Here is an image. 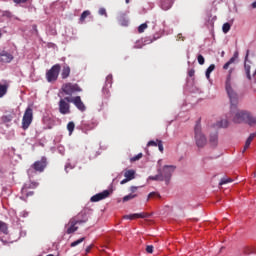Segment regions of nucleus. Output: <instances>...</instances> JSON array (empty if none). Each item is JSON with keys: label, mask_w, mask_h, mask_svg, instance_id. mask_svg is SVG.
Instances as JSON below:
<instances>
[{"label": "nucleus", "mask_w": 256, "mask_h": 256, "mask_svg": "<svg viewBox=\"0 0 256 256\" xmlns=\"http://www.w3.org/2000/svg\"><path fill=\"white\" fill-rule=\"evenodd\" d=\"M239 103V94H237L236 102H232L230 100V117H232V121L234 123H245L247 121V116L249 115V111L247 110H239L237 108V104Z\"/></svg>", "instance_id": "f257e3e1"}, {"label": "nucleus", "mask_w": 256, "mask_h": 256, "mask_svg": "<svg viewBox=\"0 0 256 256\" xmlns=\"http://www.w3.org/2000/svg\"><path fill=\"white\" fill-rule=\"evenodd\" d=\"M189 77H194L195 76V70L191 69L188 71Z\"/></svg>", "instance_id": "603ef678"}, {"label": "nucleus", "mask_w": 256, "mask_h": 256, "mask_svg": "<svg viewBox=\"0 0 256 256\" xmlns=\"http://www.w3.org/2000/svg\"><path fill=\"white\" fill-rule=\"evenodd\" d=\"M38 186H39V183L37 182H30V183L24 184L21 190L22 196L20 197V199H22V201H27L29 197H33V195H35V192L29 189H36V187Z\"/></svg>", "instance_id": "7ed1b4c3"}, {"label": "nucleus", "mask_w": 256, "mask_h": 256, "mask_svg": "<svg viewBox=\"0 0 256 256\" xmlns=\"http://www.w3.org/2000/svg\"><path fill=\"white\" fill-rule=\"evenodd\" d=\"M197 59H198L199 65H205V57H203V55L199 54Z\"/></svg>", "instance_id": "37998d69"}, {"label": "nucleus", "mask_w": 256, "mask_h": 256, "mask_svg": "<svg viewBox=\"0 0 256 256\" xmlns=\"http://www.w3.org/2000/svg\"><path fill=\"white\" fill-rule=\"evenodd\" d=\"M118 21L120 25H122V27H127V25H129V20H127V18L125 17V14H120L118 16Z\"/></svg>", "instance_id": "a878e982"}, {"label": "nucleus", "mask_w": 256, "mask_h": 256, "mask_svg": "<svg viewBox=\"0 0 256 256\" xmlns=\"http://www.w3.org/2000/svg\"><path fill=\"white\" fill-rule=\"evenodd\" d=\"M109 195H111V191L104 190L103 192H100V193L92 196L90 201H92V203H97L98 201H103V199H107V197H109Z\"/></svg>", "instance_id": "f8f14e48"}, {"label": "nucleus", "mask_w": 256, "mask_h": 256, "mask_svg": "<svg viewBox=\"0 0 256 256\" xmlns=\"http://www.w3.org/2000/svg\"><path fill=\"white\" fill-rule=\"evenodd\" d=\"M91 249H93V246H92V245L88 246V247L86 248V253H89V252L91 251Z\"/></svg>", "instance_id": "864d4df0"}, {"label": "nucleus", "mask_w": 256, "mask_h": 256, "mask_svg": "<svg viewBox=\"0 0 256 256\" xmlns=\"http://www.w3.org/2000/svg\"><path fill=\"white\" fill-rule=\"evenodd\" d=\"M97 127V124L96 123H93V126H92V129Z\"/></svg>", "instance_id": "13d9d810"}, {"label": "nucleus", "mask_w": 256, "mask_h": 256, "mask_svg": "<svg viewBox=\"0 0 256 256\" xmlns=\"http://www.w3.org/2000/svg\"><path fill=\"white\" fill-rule=\"evenodd\" d=\"M67 129L69 131V135H72L73 131H75V123L74 122H69L67 124Z\"/></svg>", "instance_id": "f704fd0d"}, {"label": "nucleus", "mask_w": 256, "mask_h": 256, "mask_svg": "<svg viewBox=\"0 0 256 256\" xmlns=\"http://www.w3.org/2000/svg\"><path fill=\"white\" fill-rule=\"evenodd\" d=\"M175 169H177V167L173 165H165L161 169L163 181H165L166 185H169V181H171V177L173 176V173H175Z\"/></svg>", "instance_id": "1a4fd4ad"}, {"label": "nucleus", "mask_w": 256, "mask_h": 256, "mask_svg": "<svg viewBox=\"0 0 256 256\" xmlns=\"http://www.w3.org/2000/svg\"><path fill=\"white\" fill-rule=\"evenodd\" d=\"M124 177L125 179L120 182V185H125V183H129V181H133V179H135V170H125Z\"/></svg>", "instance_id": "2eb2a0df"}, {"label": "nucleus", "mask_w": 256, "mask_h": 256, "mask_svg": "<svg viewBox=\"0 0 256 256\" xmlns=\"http://www.w3.org/2000/svg\"><path fill=\"white\" fill-rule=\"evenodd\" d=\"M62 91L65 95H73V93H80L82 89L79 87V84L68 82L62 85Z\"/></svg>", "instance_id": "9d476101"}, {"label": "nucleus", "mask_w": 256, "mask_h": 256, "mask_svg": "<svg viewBox=\"0 0 256 256\" xmlns=\"http://www.w3.org/2000/svg\"><path fill=\"white\" fill-rule=\"evenodd\" d=\"M150 181H164L163 174L161 173V168H158V174L155 176H149Z\"/></svg>", "instance_id": "cd10ccee"}, {"label": "nucleus", "mask_w": 256, "mask_h": 256, "mask_svg": "<svg viewBox=\"0 0 256 256\" xmlns=\"http://www.w3.org/2000/svg\"><path fill=\"white\" fill-rule=\"evenodd\" d=\"M83 241H85V237H82V238L72 242L70 244V247H77V245H81V243H83Z\"/></svg>", "instance_id": "e433bc0d"}, {"label": "nucleus", "mask_w": 256, "mask_h": 256, "mask_svg": "<svg viewBox=\"0 0 256 256\" xmlns=\"http://www.w3.org/2000/svg\"><path fill=\"white\" fill-rule=\"evenodd\" d=\"M103 91H104L105 93H109V90H107V88H104Z\"/></svg>", "instance_id": "6e6d98bb"}, {"label": "nucleus", "mask_w": 256, "mask_h": 256, "mask_svg": "<svg viewBox=\"0 0 256 256\" xmlns=\"http://www.w3.org/2000/svg\"><path fill=\"white\" fill-rule=\"evenodd\" d=\"M89 15H91V12L89 10L84 11L80 16L81 23H83V21H85V19H87Z\"/></svg>", "instance_id": "473e14b6"}, {"label": "nucleus", "mask_w": 256, "mask_h": 256, "mask_svg": "<svg viewBox=\"0 0 256 256\" xmlns=\"http://www.w3.org/2000/svg\"><path fill=\"white\" fill-rule=\"evenodd\" d=\"M233 71H234L233 68H231L228 71V75H227L226 81H225V89H226V93H227L230 101H232V103H236L237 102V92L235 91V89H233V85L231 83V75H233Z\"/></svg>", "instance_id": "f03ea898"}, {"label": "nucleus", "mask_w": 256, "mask_h": 256, "mask_svg": "<svg viewBox=\"0 0 256 256\" xmlns=\"http://www.w3.org/2000/svg\"><path fill=\"white\" fill-rule=\"evenodd\" d=\"M79 227H77V221L75 219H70L68 224L66 225V233L67 235H71L77 231Z\"/></svg>", "instance_id": "ddd939ff"}, {"label": "nucleus", "mask_w": 256, "mask_h": 256, "mask_svg": "<svg viewBox=\"0 0 256 256\" xmlns=\"http://www.w3.org/2000/svg\"><path fill=\"white\" fill-rule=\"evenodd\" d=\"M111 87V85H113V75L109 74L107 77H106V87Z\"/></svg>", "instance_id": "4c0bfd02"}, {"label": "nucleus", "mask_w": 256, "mask_h": 256, "mask_svg": "<svg viewBox=\"0 0 256 256\" xmlns=\"http://www.w3.org/2000/svg\"><path fill=\"white\" fill-rule=\"evenodd\" d=\"M222 31L223 33H229V31H231V24H229V22L224 23L222 26Z\"/></svg>", "instance_id": "72a5a7b5"}, {"label": "nucleus", "mask_w": 256, "mask_h": 256, "mask_svg": "<svg viewBox=\"0 0 256 256\" xmlns=\"http://www.w3.org/2000/svg\"><path fill=\"white\" fill-rule=\"evenodd\" d=\"M146 251H147L148 253H153V245L147 246V247H146Z\"/></svg>", "instance_id": "3c124183"}, {"label": "nucleus", "mask_w": 256, "mask_h": 256, "mask_svg": "<svg viewBox=\"0 0 256 256\" xmlns=\"http://www.w3.org/2000/svg\"><path fill=\"white\" fill-rule=\"evenodd\" d=\"M9 91V82L5 81L4 83L0 82V99H3L7 92Z\"/></svg>", "instance_id": "6ab92c4d"}, {"label": "nucleus", "mask_w": 256, "mask_h": 256, "mask_svg": "<svg viewBox=\"0 0 256 256\" xmlns=\"http://www.w3.org/2000/svg\"><path fill=\"white\" fill-rule=\"evenodd\" d=\"M137 196H138L137 194L130 193V194L124 196L122 198V201H123V203H127V201H131V200L135 199Z\"/></svg>", "instance_id": "c756f323"}, {"label": "nucleus", "mask_w": 256, "mask_h": 256, "mask_svg": "<svg viewBox=\"0 0 256 256\" xmlns=\"http://www.w3.org/2000/svg\"><path fill=\"white\" fill-rule=\"evenodd\" d=\"M2 17H7V19H11V17H13V13H11V11L9 10L3 11Z\"/></svg>", "instance_id": "ea45409f"}, {"label": "nucleus", "mask_w": 256, "mask_h": 256, "mask_svg": "<svg viewBox=\"0 0 256 256\" xmlns=\"http://www.w3.org/2000/svg\"><path fill=\"white\" fill-rule=\"evenodd\" d=\"M195 133V141L197 147H203L204 145H207V137H205V134L201 132V123L197 122L194 128Z\"/></svg>", "instance_id": "39448f33"}, {"label": "nucleus", "mask_w": 256, "mask_h": 256, "mask_svg": "<svg viewBox=\"0 0 256 256\" xmlns=\"http://www.w3.org/2000/svg\"><path fill=\"white\" fill-rule=\"evenodd\" d=\"M227 183H233V179H231V178H222L219 185H227Z\"/></svg>", "instance_id": "58836bf2"}, {"label": "nucleus", "mask_w": 256, "mask_h": 256, "mask_svg": "<svg viewBox=\"0 0 256 256\" xmlns=\"http://www.w3.org/2000/svg\"><path fill=\"white\" fill-rule=\"evenodd\" d=\"M126 3H129V0H126Z\"/></svg>", "instance_id": "052dcab7"}, {"label": "nucleus", "mask_w": 256, "mask_h": 256, "mask_svg": "<svg viewBox=\"0 0 256 256\" xmlns=\"http://www.w3.org/2000/svg\"><path fill=\"white\" fill-rule=\"evenodd\" d=\"M177 41H185V37H183V34H178L177 35V38H176Z\"/></svg>", "instance_id": "8fccbe9b"}, {"label": "nucleus", "mask_w": 256, "mask_h": 256, "mask_svg": "<svg viewBox=\"0 0 256 256\" xmlns=\"http://www.w3.org/2000/svg\"><path fill=\"white\" fill-rule=\"evenodd\" d=\"M174 0H161V7L164 11H169L173 7Z\"/></svg>", "instance_id": "4be33fe9"}, {"label": "nucleus", "mask_w": 256, "mask_h": 256, "mask_svg": "<svg viewBox=\"0 0 256 256\" xmlns=\"http://www.w3.org/2000/svg\"><path fill=\"white\" fill-rule=\"evenodd\" d=\"M148 217H150L149 213L142 212V213L125 215L124 219H130L132 221L133 219H147Z\"/></svg>", "instance_id": "f3484780"}, {"label": "nucleus", "mask_w": 256, "mask_h": 256, "mask_svg": "<svg viewBox=\"0 0 256 256\" xmlns=\"http://www.w3.org/2000/svg\"><path fill=\"white\" fill-rule=\"evenodd\" d=\"M145 29H147V23H143L138 27V33H145Z\"/></svg>", "instance_id": "a19ab883"}, {"label": "nucleus", "mask_w": 256, "mask_h": 256, "mask_svg": "<svg viewBox=\"0 0 256 256\" xmlns=\"http://www.w3.org/2000/svg\"><path fill=\"white\" fill-rule=\"evenodd\" d=\"M0 232L4 233V235H9V226L7 223L0 220Z\"/></svg>", "instance_id": "bb28decb"}, {"label": "nucleus", "mask_w": 256, "mask_h": 256, "mask_svg": "<svg viewBox=\"0 0 256 256\" xmlns=\"http://www.w3.org/2000/svg\"><path fill=\"white\" fill-rule=\"evenodd\" d=\"M0 38H1V30H0Z\"/></svg>", "instance_id": "680f3d73"}, {"label": "nucleus", "mask_w": 256, "mask_h": 256, "mask_svg": "<svg viewBox=\"0 0 256 256\" xmlns=\"http://www.w3.org/2000/svg\"><path fill=\"white\" fill-rule=\"evenodd\" d=\"M47 168V158L42 157L40 160L35 161L31 168L28 169V175H32L33 171H36V173H43L45 169Z\"/></svg>", "instance_id": "423d86ee"}, {"label": "nucleus", "mask_w": 256, "mask_h": 256, "mask_svg": "<svg viewBox=\"0 0 256 256\" xmlns=\"http://www.w3.org/2000/svg\"><path fill=\"white\" fill-rule=\"evenodd\" d=\"M31 123H33V109L28 107L22 118V129L27 131V128L31 126Z\"/></svg>", "instance_id": "6e6552de"}, {"label": "nucleus", "mask_w": 256, "mask_h": 256, "mask_svg": "<svg viewBox=\"0 0 256 256\" xmlns=\"http://www.w3.org/2000/svg\"><path fill=\"white\" fill-rule=\"evenodd\" d=\"M33 28H34V30H35L36 33H37V25H34Z\"/></svg>", "instance_id": "4d7b16f0"}, {"label": "nucleus", "mask_w": 256, "mask_h": 256, "mask_svg": "<svg viewBox=\"0 0 256 256\" xmlns=\"http://www.w3.org/2000/svg\"><path fill=\"white\" fill-rule=\"evenodd\" d=\"M98 13L99 15H104V17H107V10L105 8H100Z\"/></svg>", "instance_id": "a18cd8bd"}, {"label": "nucleus", "mask_w": 256, "mask_h": 256, "mask_svg": "<svg viewBox=\"0 0 256 256\" xmlns=\"http://www.w3.org/2000/svg\"><path fill=\"white\" fill-rule=\"evenodd\" d=\"M216 127L224 128L225 129V128L229 127V121L221 120V121L216 123Z\"/></svg>", "instance_id": "2f4dec72"}, {"label": "nucleus", "mask_w": 256, "mask_h": 256, "mask_svg": "<svg viewBox=\"0 0 256 256\" xmlns=\"http://www.w3.org/2000/svg\"><path fill=\"white\" fill-rule=\"evenodd\" d=\"M27 1L29 0H13V2L16 3V5H21V3H27Z\"/></svg>", "instance_id": "09e8293b"}, {"label": "nucleus", "mask_w": 256, "mask_h": 256, "mask_svg": "<svg viewBox=\"0 0 256 256\" xmlns=\"http://www.w3.org/2000/svg\"><path fill=\"white\" fill-rule=\"evenodd\" d=\"M256 138V133H252L249 135V137L246 140L244 149H243V153H245V151H247V149H249V147L251 146V143L253 142V140Z\"/></svg>", "instance_id": "b1692460"}, {"label": "nucleus", "mask_w": 256, "mask_h": 256, "mask_svg": "<svg viewBox=\"0 0 256 256\" xmlns=\"http://www.w3.org/2000/svg\"><path fill=\"white\" fill-rule=\"evenodd\" d=\"M71 97L61 98L58 102V109L61 115H69L71 113Z\"/></svg>", "instance_id": "0eeeda50"}, {"label": "nucleus", "mask_w": 256, "mask_h": 256, "mask_svg": "<svg viewBox=\"0 0 256 256\" xmlns=\"http://www.w3.org/2000/svg\"><path fill=\"white\" fill-rule=\"evenodd\" d=\"M71 75V67L64 65L61 72V79H68Z\"/></svg>", "instance_id": "aec40b11"}, {"label": "nucleus", "mask_w": 256, "mask_h": 256, "mask_svg": "<svg viewBox=\"0 0 256 256\" xmlns=\"http://www.w3.org/2000/svg\"><path fill=\"white\" fill-rule=\"evenodd\" d=\"M0 61L1 63H11L13 61V54L0 50Z\"/></svg>", "instance_id": "4468645a"}, {"label": "nucleus", "mask_w": 256, "mask_h": 256, "mask_svg": "<svg viewBox=\"0 0 256 256\" xmlns=\"http://www.w3.org/2000/svg\"><path fill=\"white\" fill-rule=\"evenodd\" d=\"M215 71V64H211L206 70V78L211 79V73Z\"/></svg>", "instance_id": "7c9ffc66"}, {"label": "nucleus", "mask_w": 256, "mask_h": 256, "mask_svg": "<svg viewBox=\"0 0 256 256\" xmlns=\"http://www.w3.org/2000/svg\"><path fill=\"white\" fill-rule=\"evenodd\" d=\"M254 177H256V173L254 174Z\"/></svg>", "instance_id": "e2e57ef3"}, {"label": "nucleus", "mask_w": 256, "mask_h": 256, "mask_svg": "<svg viewBox=\"0 0 256 256\" xmlns=\"http://www.w3.org/2000/svg\"><path fill=\"white\" fill-rule=\"evenodd\" d=\"M59 73H61V64L53 65L46 72V80L48 83H55L59 79Z\"/></svg>", "instance_id": "20e7f679"}, {"label": "nucleus", "mask_w": 256, "mask_h": 256, "mask_svg": "<svg viewBox=\"0 0 256 256\" xmlns=\"http://www.w3.org/2000/svg\"><path fill=\"white\" fill-rule=\"evenodd\" d=\"M14 118H15V114L13 113L5 114L1 117V121L2 123H11Z\"/></svg>", "instance_id": "393cba45"}, {"label": "nucleus", "mask_w": 256, "mask_h": 256, "mask_svg": "<svg viewBox=\"0 0 256 256\" xmlns=\"http://www.w3.org/2000/svg\"><path fill=\"white\" fill-rule=\"evenodd\" d=\"M157 144L158 142L151 140L148 142V147H157Z\"/></svg>", "instance_id": "49530a36"}, {"label": "nucleus", "mask_w": 256, "mask_h": 256, "mask_svg": "<svg viewBox=\"0 0 256 256\" xmlns=\"http://www.w3.org/2000/svg\"><path fill=\"white\" fill-rule=\"evenodd\" d=\"M247 125L250 127H255L256 125V116H253L251 112H248V116L246 117V122Z\"/></svg>", "instance_id": "412c9836"}, {"label": "nucleus", "mask_w": 256, "mask_h": 256, "mask_svg": "<svg viewBox=\"0 0 256 256\" xmlns=\"http://www.w3.org/2000/svg\"><path fill=\"white\" fill-rule=\"evenodd\" d=\"M137 189H139V187H137V186H131V187H130V192H131L133 195H135V193H137Z\"/></svg>", "instance_id": "de8ad7c7"}, {"label": "nucleus", "mask_w": 256, "mask_h": 256, "mask_svg": "<svg viewBox=\"0 0 256 256\" xmlns=\"http://www.w3.org/2000/svg\"><path fill=\"white\" fill-rule=\"evenodd\" d=\"M142 157H143V153H139V154H137L136 156L132 157V158L130 159V161L133 163V162H135V161H139V159H142Z\"/></svg>", "instance_id": "79ce46f5"}, {"label": "nucleus", "mask_w": 256, "mask_h": 256, "mask_svg": "<svg viewBox=\"0 0 256 256\" xmlns=\"http://www.w3.org/2000/svg\"><path fill=\"white\" fill-rule=\"evenodd\" d=\"M209 141H210V144L212 145V147H217V143H218V135H217V133L211 134Z\"/></svg>", "instance_id": "c85d7f7f"}, {"label": "nucleus", "mask_w": 256, "mask_h": 256, "mask_svg": "<svg viewBox=\"0 0 256 256\" xmlns=\"http://www.w3.org/2000/svg\"><path fill=\"white\" fill-rule=\"evenodd\" d=\"M247 63H251V61H249V50H247V52H246L244 69L246 72L247 79H249V81H251V65H249Z\"/></svg>", "instance_id": "dca6fc26"}, {"label": "nucleus", "mask_w": 256, "mask_h": 256, "mask_svg": "<svg viewBox=\"0 0 256 256\" xmlns=\"http://www.w3.org/2000/svg\"><path fill=\"white\" fill-rule=\"evenodd\" d=\"M155 198L161 199V194H159L158 192H151L148 195L147 201H149V199H155Z\"/></svg>", "instance_id": "c9c22d12"}, {"label": "nucleus", "mask_w": 256, "mask_h": 256, "mask_svg": "<svg viewBox=\"0 0 256 256\" xmlns=\"http://www.w3.org/2000/svg\"><path fill=\"white\" fill-rule=\"evenodd\" d=\"M71 103L75 105V107L78 109V111H81L82 113L87 111V106H85V103H83V100H81V96L76 97H70Z\"/></svg>", "instance_id": "9b49d317"}, {"label": "nucleus", "mask_w": 256, "mask_h": 256, "mask_svg": "<svg viewBox=\"0 0 256 256\" xmlns=\"http://www.w3.org/2000/svg\"><path fill=\"white\" fill-rule=\"evenodd\" d=\"M71 219H75V221L77 222V225H83V223H87V221H89V218H87V215L83 213H80Z\"/></svg>", "instance_id": "a211bd4d"}, {"label": "nucleus", "mask_w": 256, "mask_h": 256, "mask_svg": "<svg viewBox=\"0 0 256 256\" xmlns=\"http://www.w3.org/2000/svg\"><path fill=\"white\" fill-rule=\"evenodd\" d=\"M157 147L159 148V151L163 153V141L157 140Z\"/></svg>", "instance_id": "c03bdc74"}, {"label": "nucleus", "mask_w": 256, "mask_h": 256, "mask_svg": "<svg viewBox=\"0 0 256 256\" xmlns=\"http://www.w3.org/2000/svg\"><path fill=\"white\" fill-rule=\"evenodd\" d=\"M252 8L256 9V1L252 3Z\"/></svg>", "instance_id": "5fc2aeb1"}, {"label": "nucleus", "mask_w": 256, "mask_h": 256, "mask_svg": "<svg viewBox=\"0 0 256 256\" xmlns=\"http://www.w3.org/2000/svg\"><path fill=\"white\" fill-rule=\"evenodd\" d=\"M237 57H239V54L236 52V53H234L233 57L230 58L229 61L226 62V63L223 65V69H224V70L229 69V67H231V65H233V63H235V61H237Z\"/></svg>", "instance_id": "5701e85b"}, {"label": "nucleus", "mask_w": 256, "mask_h": 256, "mask_svg": "<svg viewBox=\"0 0 256 256\" xmlns=\"http://www.w3.org/2000/svg\"><path fill=\"white\" fill-rule=\"evenodd\" d=\"M223 55H225V52H222V57H223Z\"/></svg>", "instance_id": "bf43d9fd"}]
</instances>
